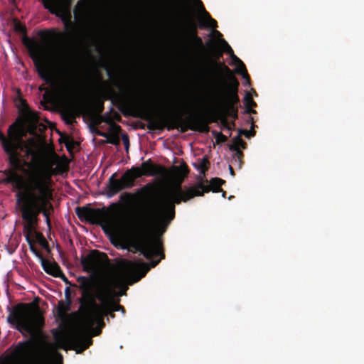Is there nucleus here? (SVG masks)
I'll use <instances>...</instances> for the list:
<instances>
[{
	"label": "nucleus",
	"instance_id": "f257e3e1",
	"mask_svg": "<svg viewBox=\"0 0 364 364\" xmlns=\"http://www.w3.org/2000/svg\"><path fill=\"white\" fill-rule=\"evenodd\" d=\"M111 243L122 250L142 255L148 263L121 258L114 268L97 279L79 276L85 330L97 336L105 326L109 311H119V297L126 295L128 286L139 281L150 268L164 257L161 237L166 229H102Z\"/></svg>",
	"mask_w": 364,
	"mask_h": 364
},
{
	"label": "nucleus",
	"instance_id": "f03ea898",
	"mask_svg": "<svg viewBox=\"0 0 364 364\" xmlns=\"http://www.w3.org/2000/svg\"><path fill=\"white\" fill-rule=\"evenodd\" d=\"M208 164V161L205 157L197 159L193 164L198 171V184L203 191L193 188L185 191L180 186H174L166 191L160 200H156L157 188L154 185L149 183L138 189V194L148 203L141 212V219L144 223L143 226L122 225L119 213L105 208H93L89 205L78 206L75 208V213L81 221L100 225V228H166L174 218L175 203L203 196L204 192L222 191L220 186L225 183V181L218 178H213L210 181L204 178Z\"/></svg>",
	"mask_w": 364,
	"mask_h": 364
},
{
	"label": "nucleus",
	"instance_id": "7ed1b4c3",
	"mask_svg": "<svg viewBox=\"0 0 364 364\" xmlns=\"http://www.w3.org/2000/svg\"><path fill=\"white\" fill-rule=\"evenodd\" d=\"M9 181L18 189L17 203L26 225L34 228L37 225L40 213H43L48 228H51L47 208L51 207L53 199V181L48 169L36 168L27 172L23 176L16 173L11 175Z\"/></svg>",
	"mask_w": 364,
	"mask_h": 364
},
{
	"label": "nucleus",
	"instance_id": "20e7f679",
	"mask_svg": "<svg viewBox=\"0 0 364 364\" xmlns=\"http://www.w3.org/2000/svg\"><path fill=\"white\" fill-rule=\"evenodd\" d=\"M10 314L6 321L25 338L16 345L11 346L0 357V364H63V355L54 350L50 355L38 360L37 356L46 346L43 333L32 328L29 315L26 313H15L8 308Z\"/></svg>",
	"mask_w": 364,
	"mask_h": 364
},
{
	"label": "nucleus",
	"instance_id": "39448f33",
	"mask_svg": "<svg viewBox=\"0 0 364 364\" xmlns=\"http://www.w3.org/2000/svg\"><path fill=\"white\" fill-rule=\"evenodd\" d=\"M7 133L8 136H6L0 132V142L11 164H16L20 157L33 154L31 145L23 139V130L20 124H11Z\"/></svg>",
	"mask_w": 364,
	"mask_h": 364
},
{
	"label": "nucleus",
	"instance_id": "423d86ee",
	"mask_svg": "<svg viewBox=\"0 0 364 364\" xmlns=\"http://www.w3.org/2000/svg\"><path fill=\"white\" fill-rule=\"evenodd\" d=\"M154 166L147 161L141 164V168L132 167L127 170L120 179H115L116 173H114L109 178L108 196L112 197L123 189L132 188L135 178L143 175H154Z\"/></svg>",
	"mask_w": 364,
	"mask_h": 364
},
{
	"label": "nucleus",
	"instance_id": "0eeeda50",
	"mask_svg": "<svg viewBox=\"0 0 364 364\" xmlns=\"http://www.w3.org/2000/svg\"><path fill=\"white\" fill-rule=\"evenodd\" d=\"M71 0H43V6L51 14L65 20L70 16Z\"/></svg>",
	"mask_w": 364,
	"mask_h": 364
},
{
	"label": "nucleus",
	"instance_id": "6e6552de",
	"mask_svg": "<svg viewBox=\"0 0 364 364\" xmlns=\"http://www.w3.org/2000/svg\"><path fill=\"white\" fill-rule=\"evenodd\" d=\"M92 343V338L88 337L84 332H80L71 338L72 347L70 349H74L77 354H80L91 346Z\"/></svg>",
	"mask_w": 364,
	"mask_h": 364
},
{
	"label": "nucleus",
	"instance_id": "1a4fd4ad",
	"mask_svg": "<svg viewBox=\"0 0 364 364\" xmlns=\"http://www.w3.org/2000/svg\"><path fill=\"white\" fill-rule=\"evenodd\" d=\"M66 95L68 98L69 102L64 108L63 117L66 123L70 124L73 122L75 115L78 112V105L77 102L72 98L70 92H67Z\"/></svg>",
	"mask_w": 364,
	"mask_h": 364
},
{
	"label": "nucleus",
	"instance_id": "9d476101",
	"mask_svg": "<svg viewBox=\"0 0 364 364\" xmlns=\"http://www.w3.org/2000/svg\"><path fill=\"white\" fill-rule=\"evenodd\" d=\"M197 6L198 12L200 14L201 20L205 26L209 28H215L216 26V21L213 19L209 14L205 10L200 0H191Z\"/></svg>",
	"mask_w": 364,
	"mask_h": 364
},
{
	"label": "nucleus",
	"instance_id": "9b49d317",
	"mask_svg": "<svg viewBox=\"0 0 364 364\" xmlns=\"http://www.w3.org/2000/svg\"><path fill=\"white\" fill-rule=\"evenodd\" d=\"M37 69L40 77L43 80L46 84H52L53 82L54 76L50 68L37 65Z\"/></svg>",
	"mask_w": 364,
	"mask_h": 364
},
{
	"label": "nucleus",
	"instance_id": "f8f14e48",
	"mask_svg": "<svg viewBox=\"0 0 364 364\" xmlns=\"http://www.w3.org/2000/svg\"><path fill=\"white\" fill-rule=\"evenodd\" d=\"M37 229H23V230H34L32 233L33 242L39 245L46 250H49V245L46 237L40 232L36 231Z\"/></svg>",
	"mask_w": 364,
	"mask_h": 364
},
{
	"label": "nucleus",
	"instance_id": "ddd939ff",
	"mask_svg": "<svg viewBox=\"0 0 364 364\" xmlns=\"http://www.w3.org/2000/svg\"><path fill=\"white\" fill-rule=\"evenodd\" d=\"M29 250L31 253L39 260L43 269L48 274H52L51 270L47 267L44 257L38 252L33 245H30Z\"/></svg>",
	"mask_w": 364,
	"mask_h": 364
},
{
	"label": "nucleus",
	"instance_id": "4468645a",
	"mask_svg": "<svg viewBox=\"0 0 364 364\" xmlns=\"http://www.w3.org/2000/svg\"><path fill=\"white\" fill-rule=\"evenodd\" d=\"M54 348H62L67 350L68 348L65 346V338L61 336L56 331L53 333Z\"/></svg>",
	"mask_w": 364,
	"mask_h": 364
},
{
	"label": "nucleus",
	"instance_id": "2eb2a0df",
	"mask_svg": "<svg viewBox=\"0 0 364 364\" xmlns=\"http://www.w3.org/2000/svg\"><path fill=\"white\" fill-rule=\"evenodd\" d=\"M80 262L82 266L83 271L89 273L93 270L95 264L92 259H90V257L85 258L83 256H82Z\"/></svg>",
	"mask_w": 364,
	"mask_h": 364
},
{
	"label": "nucleus",
	"instance_id": "dca6fc26",
	"mask_svg": "<svg viewBox=\"0 0 364 364\" xmlns=\"http://www.w3.org/2000/svg\"><path fill=\"white\" fill-rule=\"evenodd\" d=\"M208 106L209 102L205 98H200L191 105L192 107L198 110L205 109Z\"/></svg>",
	"mask_w": 364,
	"mask_h": 364
},
{
	"label": "nucleus",
	"instance_id": "f3484780",
	"mask_svg": "<svg viewBox=\"0 0 364 364\" xmlns=\"http://www.w3.org/2000/svg\"><path fill=\"white\" fill-rule=\"evenodd\" d=\"M27 46L33 57L38 58L40 56L41 49L37 44L35 43H28Z\"/></svg>",
	"mask_w": 364,
	"mask_h": 364
},
{
	"label": "nucleus",
	"instance_id": "a211bd4d",
	"mask_svg": "<svg viewBox=\"0 0 364 364\" xmlns=\"http://www.w3.org/2000/svg\"><path fill=\"white\" fill-rule=\"evenodd\" d=\"M211 33L213 35L215 36V41H216V43L218 45V46H223V47H225L227 46V43L225 42V41H224L223 39H222L220 37H221V34L216 31H212Z\"/></svg>",
	"mask_w": 364,
	"mask_h": 364
},
{
	"label": "nucleus",
	"instance_id": "6ab92c4d",
	"mask_svg": "<svg viewBox=\"0 0 364 364\" xmlns=\"http://www.w3.org/2000/svg\"><path fill=\"white\" fill-rule=\"evenodd\" d=\"M34 230H30L29 232H28L25 235L26 241L27 242L28 246L30 247V245H33V239L32 237V233Z\"/></svg>",
	"mask_w": 364,
	"mask_h": 364
},
{
	"label": "nucleus",
	"instance_id": "aec40b11",
	"mask_svg": "<svg viewBox=\"0 0 364 364\" xmlns=\"http://www.w3.org/2000/svg\"><path fill=\"white\" fill-rule=\"evenodd\" d=\"M69 294H70V288L69 287H66L65 289V299L68 301V305H70V301L69 299Z\"/></svg>",
	"mask_w": 364,
	"mask_h": 364
},
{
	"label": "nucleus",
	"instance_id": "412c9836",
	"mask_svg": "<svg viewBox=\"0 0 364 364\" xmlns=\"http://www.w3.org/2000/svg\"><path fill=\"white\" fill-rule=\"evenodd\" d=\"M122 140H123V142L126 146V149H128V147H129V138L127 135H123L122 136Z\"/></svg>",
	"mask_w": 364,
	"mask_h": 364
},
{
	"label": "nucleus",
	"instance_id": "4be33fe9",
	"mask_svg": "<svg viewBox=\"0 0 364 364\" xmlns=\"http://www.w3.org/2000/svg\"><path fill=\"white\" fill-rule=\"evenodd\" d=\"M60 278L65 284H70L68 279L63 274H62Z\"/></svg>",
	"mask_w": 364,
	"mask_h": 364
},
{
	"label": "nucleus",
	"instance_id": "5701e85b",
	"mask_svg": "<svg viewBox=\"0 0 364 364\" xmlns=\"http://www.w3.org/2000/svg\"><path fill=\"white\" fill-rule=\"evenodd\" d=\"M107 315H109V316L112 318H114V312H112V311H109Z\"/></svg>",
	"mask_w": 364,
	"mask_h": 364
},
{
	"label": "nucleus",
	"instance_id": "b1692460",
	"mask_svg": "<svg viewBox=\"0 0 364 364\" xmlns=\"http://www.w3.org/2000/svg\"><path fill=\"white\" fill-rule=\"evenodd\" d=\"M119 311H120L123 315H124V314H125V310H124V307H123V306H121V309H119Z\"/></svg>",
	"mask_w": 364,
	"mask_h": 364
},
{
	"label": "nucleus",
	"instance_id": "393cba45",
	"mask_svg": "<svg viewBox=\"0 0 364 364\" xmlns=\"http://www.w3.org/2000/svg\"><path fill=\"white\" fill-rule=\"evenodd\" d=\"M225 194H226L225 191H222V197L223 198L225 197Z\"/></svg>",
	"mask_w": 364,
	"mask_h": 364
},
{
	"label": "nucleus",
	"instance_id": "a878e982",
	"mask_svg": "<svg viewBox=\"0 0 364 364\" xmlns=\"http://www.w3.org/2000/svg\"><path fill=\"white\" fill-rule=\"evenodd\" d=\"M173 109H178L179 107L178 106H174L172 107Z\"/></svg>",
	"mask_w": 364,
	"mask_h": 364
},
{
	"label": "nucleus",
	"instance_id": "bb28decb",
	"mask_svg": "<svg viewBox=\"0 0 364 364\" xmlns=\"http://www.w3.org/2000/svg\"><path fill=\"white\" fill-rule=\"evenodd\" d=\"M77 229H75V228H73V230L74 233H77Z\"/></svg>",
	"mask_w": 364,
	"mask_h": 364
},
{
	"label": "nucleus",
	"instance_id": "cd10ccee",
	"mask_svg": "<svg viewBox=\"0 0 364 364\" xmlns=\"http://www.w3.org/2000/svg\"><path fill=\"white\" fill-rule=\"evenodd\" d=\"M83 230H84L86 232H88V230H89L90 229L85 228V229H83Z\"/></svg>",
	"mask_w": 364,
	"mask_h": 364
},
{
	"label": "nucleus",
	"instance_id": "c85d7f7f",
	"mask_svg": "<svg viewBox=\"0 0 364 364\" xmlns=\"http://www.w3.org/2000/svg\"><path fill=\"white\" fill-rule=\"evenodd\" d=\"M224 126L225 127L226 126V120H225V119H224Z\"/></svg>",
	"mask_w": 364,
	"mask_h": 364
},
{
	"label": "nucleus",
	"instance_id": "c756f323",
	"mask_svg": "<svg viewBox=\"0 0 364 364\" xmlns=\"http://www.w3.org/2000/svg\"><path fill=\"white\" fill-rule=\"evenodd\" d=\"M100 135H101L102 136H106V135H105V134H100Z\"/></svg>",
	"mask_w": 364,
	"mask_h": 364
},
{
	"label": "nucleus",
	"instance_id": "7c9ffc66",
	"mask_svg": "<svg viewBox=\"0 0 364 364\" xmlns=\"http://www.w3.org/2000/svg\"><path fill=\"white\" fill-rule=\"evenodd\" d=\"M48 232H49V233H50V230H51V229H50V228H48Z\"/></svg>",
	"mask_w": 364,
	"mask_h": 364
}]
</instances>
